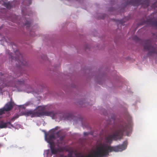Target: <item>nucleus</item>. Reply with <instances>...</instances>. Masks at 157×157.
<instances>
[{"label": "nucleus", "mask_w": 157, "mask_h": 157, "mask_svg": "<svg viewBox=\"0 0 157 157\" xmlns=\"http://www.w3.org/2000/svg\"><path fill=\"white\" fill-rule=\"evenodd\" d=\"M11 128H13L15 129H19L20 128H21V126L20 125L17 124L16 123L14 124L13 125L11 124Z\"/></svg>", "instance_id": "obj_11"}, {"label": "nucleus", "mask_w": 157, "mask_h": 157, "mask_svg": "<svg viewBox=\"0 0 157 157\" xmlns=\"http://www.w3.org/2000/svg\"><path fill=\"white\" fill-rule=\"evenodd\" d=\"M42 58H43V59H45V58H43V57H42Z\"/></svg>", "instance_id": "obj_24"}, {"label": "nucleus", "mask_w": 157, "mask_h": 157, "mask_svg": "<svg viewBox=\"0 0 157 157\" xmlns=\"http://www.w3.org/2000/svg\"><path fill=\"white\" fill-rule=\"evenodd\" d=\"M17 56L15 58L16 61H17L19 65L27 66L28 64L26 61L24 59L22 55L18 51H17Z\"/></svg>", "instance_id": "obj_5"}, {"label": "nucleus", "mask_w": 157, "mask_h": 157, "mask_svg": "<svg viewBox=\"0 0 157 157\" xmlns=\"http://www.w3.org/2000/svg\"><path fill=\"white\" fill-rule=\"evenodd\" d=\"M22 13L23 14V15H25V14H24V10H23L22 9Z\"/></svg>", "instance_id": "obj_19"}, {"label": "nucleus", "mask_w": 157, "mask_h": 157, "mask_svg": "<svg viewBox=\"0 0 157 157\" xmlns=\"http://www.w3.org/2000/svg\"><path fill=\"white\" fill-rule=\"evenodd\" d=\"M14 60V59H13L12 60Z\"/></svg>", "instance_id": "obj_26"}, {"label": "nucleus", "mask_w": 157, "mask_h": 157, "mask_svg": "<svg viewBox=\"0 0 157 157\" xmlns=\"http://www.w3.org/2000/svg\"><path fill=\"white\" fill-rule=\"evenodd\" d=\"M25 25L27 27V29H28V27H30L32 26L31 22L29 21H26L25 24Z\"/></svg>", "instance_id": "obj_14"}, {"label": "nucleus", "mask_w": 157, "mask_h": 157, "mask_svg": "<svg viewBox=\"0 0 157 157\" xmlns=\"http://www.w3.org/2000/svg\"><path fill=\"white\" fill-rule=\"evenodd\" d=\"M36 28V26H33L32 27V29L30 31V34L32 36H35V33H34V30Z\"/></svg>", "instance_id": "obj_12"}, {"label": "nucleus", "mask_w": 157, "mask_h": 157, "mask_svg": "<svg viewBox=\"0 0 157 157\" xmlns=\"http://www.w3.org/2000/svg\"><path fill=\"white\" fill-rule=\"evenodd\" d=\"M140 1V0H133V2H131V3H132V4L134 6H137L140 4H142L143 5V4L144 3L146 4V6H148V2L147 1H144L143 3H140L139 2Z\"/></svg>", "instance_id": "obj_8"}, {"label": "nucleus", "mask_w": 157, "mask_h": 157, "mask_svg": "<svg viewBox=\"0 0 157 157\" xmlns=\"http://www.w3.org/2000/svg\"><path fill=\"white\" fill-rule=\"evenodd\" d=\"M39 101H34L33 103L31 101H29L26 103L25 105L26 106L30 105L33 106V105H34V106H36L39 104Z\"/></svg>", "instance_id": "obj_10"}, {"label": "nucleus", "mask_w": 157, "mask_h": 157, "mask_svg": "<svg viewBox=\"0 0 157 157\" xmlns=\"http://www.w3.org/2000/svg\"><path fill=\"white\" fill-rule=\"evenodd\" d=\"M30 1H31V0H29V5L31 4Z\"/></svg>", "instance_id": "obj_22"}, {"label": "nucleus", "mask_w": 157, "mask_h": 157, "mask_svg": "<svg viewBox=\"0 0 157 157\" xmlns=\"http://www.w3.org/2000/svg\"><path fill=\"white\" fill-rule=\"evenodd\" d=\"M79 104L80 105H83V102L82 101H81L80 102Z\"/></svg>", "instance_id": "obj_18"}, {"label": "nucleus", "mask_w": 157, "mask_h": 157, "mask_svg": "<svg viewBox=\"0 0 157 157\" xmlns=\"http://www.w3.org/2000/svg\"><path fill=\"white\" fill-rule=\"evenodd\" d=\"M10 5V2H9L7 3V4L6 5V7L7 8H9L10 7H11L10 6H9V5Z\"/></svg>", "instance_id": "obj_17"}, {"label": "nucleus", "mask_w": 157, "mask_h": 157, "mask_svg": "<svg viewBox=\"0 0 157 157\" xmlns=\"http://www.w3.org/2000/svg\"><path fill=\"white\" fill-rule=\"evenodd\" d=\"M15 81L17 82V86H18V85H22L24 84V82L23 80H19V79H16Z\"/></svg>", "instance_id": "obj_13"}, {"label": "nucleus", "mask_w": 157, "mask_h": 157, "mask_svg": "<svg viewBox=\"0 0 157 157\" xmlns=\"http://www.w3.org/2000/svg\"><path fill=\"white\" fill-rule=\"evenodd\" d=\"M127 122L126 124L124 121L120 122L115 124L111 130V133L105 136L103 141H98L95 148L88 155H75V157H106L109 152H121L125 150L128 144L126 141H124L122 144L115 146L111 147L110 144L113 140L120 138L124 132L127 136L130 135L132 132V123L131 120L128 121ZM58 128L57 126L51 130L48 134L45 132V139L49 144L51 150H45L44 156L51 157L53 154L56 157H73L74 154L72 152H70L66 156L63 155L62 146L63 137L60 136L59 135V132L56 131Z\"/></svg>", "instance_id": "obj_1"}, {"label": "nucleus", "mask_w": 157, "mask_h": 157, "mask_svg": "<svg viewBox=\"0 0 157 157\" xmlns=\"http://www.w3.org/2000/svg\"><path fill=\"white\" fill-rule=\"evenodd\" d=\"M13 105V104L11 102L7 103L2 108L0 109V115H2L6 112L11 109Z\"/></svg>", "instance_id": "obj_6"}, {"label": "nucleus", "mask_w": 157, "mask_h": 157, "mask_svg": "<svg viewBox=\"0 0 157 157\" xmlns=\"http://www.w3.org/2000/svg\"><path fill=\"white\" fill-rule=\"evenodd\" d=\"M144 49L148 52L147 55L148 56H157V48H154L150 44H145L144 46Z\"/></svg>", "instance_id": "obj_4"}, {"label": "nucleus", "mask_w": 157, "mask_h": 157, "mask_svg": "<svg viewBox=\"0 0 157 157\" xmlns=\"http://www.w3.org/2000/svg\"><path fill=\"white\" fill-rule=\"evenodd\" d=\"M12 78H10L7 76L6 75H2L1 76L0 78V89H2L4 87H15L17 88V82L15 81L17 79H14V83L13 82L10 81Z\"/></svg>", "instance_id": "obj_3"}, {"label": "nucleus", "mask_w": 157, "mask_h": 157, "mask_svg": "<svg viewBox=\"0 0 157 157\" xmlns=\"http://www.w3.org/2000/svg\"><path fill=\"white\" fill-rule=\"evenodd\" d=\"M87 134H88V133L87 132H84V134L85 135H87Z\"/></svg>", "instance_id": "obj_21"}, {"label": "nucleus", "mask_w": 157, "mask_h": 157, "mask_svg": "<svg viewBox=\"0 0 157 157\" xmlns=\"http://www.w3.org/2000/svg\"><path fill=\"white\" fill-rule=\"evenodd\" d=\"M157 3V2H156V3L155 4H156Z\"/></svg>", "instance_id": "obj_25"}, {"label": "nucleus", "mask_w": 157, "mask_h": 157, "mask_svg": "<svg viewBox=\"0 0 157 157\" xmlns=\"http://www.w3.org/2000/svg\"><path fill=\"white\" fill-rule=\"evenodd\" d=\"M46 106L44 105L38 106L33 110H27L23 113V115L31 117L46 116L51 117L52 119L59 121L66 119L65 114L60 111H50L46 112Z\"/></svg>", "instance_id": "obj_2"}, {"label": "nucleus", "mask_w": 157, "mask_h": 157, "mask_svg": "<svg viewBox=\"0 0 157 157\" xmlns=\"http://www.w3.org/2000/svg\"><path fill=\"white\" fill-rule=\"evenodd\" d=\"M133 2V0H131L130 1V2L129 3H128V4H129V3H131V4H132V3H131V2Z\"/></svg>", "instance_id": "obj_20"}, {"label": "nucleus", "mask_w": 157, "mask_h": 157, "mask_svg": "<svg viewBox=\"0 0 157 157\" xmlns=\"http://www.w3.org/2000/svg\"><path fill=\"white\" fill-rule=\"evenodd\" d=\"M30 87L29 90V88H28L26 90H24V89L20 90V89H18V91H24L28 93H32L35 96H36V94L37 93H36L34 91H33V89L31 87ZM37 94H38L39 93H38Z\"/></svg>", "instance_id": "obj_9"}, {"label": "nucleus", "mask_w": 157, "mask_h": 157, "mask_svg": "<svg viewBox=\"0 0 157 157\" xmlns=\"http://www.w3.org/2000/svg\"><path fill=\"white\" fill-rule=\"evenodd\" d=\"M24 86H24V85H23H23H22V87H24Z\"/></svg>", "instance_id": "obj_23"}, {"label": "nucleus", "mask_w": 157, "mask_h": 157, "mask_svg": "<svg viewBox=\"0 0 157 157\" xmlns=\"http://www.w3.org/2000/svg\"><path fill=\"white\" fill-rule=\"evenodd\" d=\"M115 115H113L112 117H111V119H110V121H113V122H114L115 121Z\"/></svg>", "instance_id": "obj_16"}, {"label": "nucleus", "mask_w": 157, "mask_h": 157, "mask_svg": "<svg viewBox=\"0 0 157 157\" xmlns=\"http://www.w3.org/2000/svg\"><path fill=\"white\" fill-rule=\"evenodd\" d=\"M18 117V115L16 114L15 116H14L10 120V123L11 122H13L15 120V119Z\"/></svg>", "instance_id": "obj_15"}, {"label": "nucleus", "mask_w": 157, "mask_h": 157, "mask_svg": "<svg viewBox=\"0 0 157 157\" xmlns=\"http://www.w3.org/2000/svg\"><path fill=\"white\" fill-rule=\"evenodd\" d=\"M11 124L10 122L4 120L0 121V129L3 128H11Z\"/></svg>", "instance_id": "obj_7"}]
</instances>
